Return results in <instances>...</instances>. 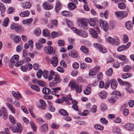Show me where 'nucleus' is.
<instances>
[{"mask_svg":"<svg viewBox=\"0 0 134 134\" xmlns=\"http://www.w3.org/2000/svg\"><path fill=\"white\" fill-rule=\"evenodd\" d=\"M24 63V62L23 61H18L17 62H16L15 64V66L16 67H18L23 64Z\"/></svg>","mask_w":134,"mask_h":134,"instance_id":"obj_56","label":"nucleus"},{"mask_svg":"<svg viewBox=\"0 0 134 134\" xmlns=\"http://www.w3.org/2000/svg\"><path fill=\"white\" fill-rule=\"evenodd\" d=\"M97 73V72L96 71V70L93 69L90 70L89 73V74L90 76H92L96 75Z\"/></svg>","mask_w":134,"mask_h":134,"instance_id":"obj_41","label":"nucleus"},{"mask_svg":"<svg viewBox=\"0 0 134 134\" xmlns=\"http://www.w3.org/2000/svg\"><path fill=\"white\" fill-rule=\"evenodd\" d=\"M95 47L96 48L98 49L99 51L103 53H105L107 52V49L104 48L98 43L95 44L94 45Z\"/></svg>","mask_w":134,"mask_h":134,"instance_id":"obj_9","label":"nucleus"},{"mask_svg":"<svg viewBox=\"0 0 134 134\" xmlns=\"http://www.w3.org/2000/svg\"><path fill=\"white\" fill-rule=\"evenodd\" d=\"M42 33L43 36H47L50 35V33L49 31L46 29L43 30Z\"/></svg>","mask_w":134,"mask_h":134,"instance_id":"obj_54","label":"nucleus"},{"mask_svg":"<svg viewBox=\"0 0 134 134\" xmlns=\"http://www.w3.org/2000/svg\"><path fill=\"white\" fill-rule=\"evenodd\" d=\"M30 123L31 124V127L33 129V131H36V127L34 123L32 121H31L30 122Z\"/></svg>","mask_w":134,"mask_h":134,"instance_id":"obj_59","label":"nucleus"},{"mask_svg":"<svg viewBox=\"0 0 134 134\" xmlns=\"http://www.w3.org/2000/svg\"><path fill=\"white\" fill-rule=\"evenodd\" d=\"M110 83L111 87L114 90L116 88L117 82L115 79H112L110 80Z\"/></svg>","mask_w":134,"mask_h":134,"instance_id":"obj_13","label":"nucleus"},{"mask_svg":"<svg viewBox=\"0 0 134 134\" xmlns=\"http://www.w3.org/2000/svg\"><path fill=\"white\" fill-rule=\"evenodd\" d=\"M79 64L77 63L76 62L74 63L72 65L73 68L75 69H77L79 68Z\"/></svg>","mask_w":134,"mask_h":134,"instance_id":"obj_60","label":"nucleus"},{"mask_svg":"<svg viewBox=\"0 0 134 134\" xmlns=\"http://www.w3.org/2000/svg\"><path fill=\"white\" fill-rule=\"evenodd\" d=\"M119 58L120 60L123 61V62L122 63H121V64H123L124 63H126V57L124 55H120L119 57Z\"/></svg>","mask_w":134,"mask_h":134,"instance_id":"obj_39","label":"nucleus"},{"mask_svg":"<svg viewBox=\"0 0 134 134\" xmlns=\"http://www.w3.org/2000/svg\"><path fill=\"white\" fill-rule=\"evenodd\" d=\"M34 32L35 35L37 36H38L41 35V31L39 28H37L35 29Z\"/></svg>","mask_w":134,"mask_h":134,"instance_id":"obj_33","label":"nucleus"},{"mask_svg":"<svg viewBox=\"0 0 134 134\" xmlns=\"http://www.w3.org/2000/svg\"><path fill=\"white\" fill-rule=\"evenodd\" d=\"M19 58V56L17 54L13 56L10 59L9 63V67L11 68H12L14 64L18 62Z\"/></svg>","mask_w":134,"mask_h":134,"instance_id":"obj_4","label":"nucleus"},{"mask_svg":"<svg viewBox=\"0 0 134 134\" xmlns=\"http://www.w3.org/2000/svg\"><path fill=\"white\" fill-rule=\"evenodd\" d=\"M42 92L43 94H48L51 93V90L47 87H44L42 89Z\"/></svg>","mask_w":134,"mask_h":134,"instance_id":"obj_30","label":"nucleus"},{"mask_svg":"<svg viewBox=\"0 0 134 134\" xmlns=\"http://www.w3.org/2000/svg\"><path fill=\"white\" fill-rule=\"evenodd\" d=\"M113 131L114 133L116 134H122L120 129L118 127L114 128L113 130Z\"/></svg>","mask_w":134,"mask_h":134,"instance_id":"obj_25","label":"nucleus"},{"mask_svg":"<svg viewBox=\"0 0 134 134\" xmlns=\"http://www.w3.org/2000/svg\"><path fill=\"white\" fill-rule=\"evenodd\" d=\"M61 80V79L60 78L59 76L57 75L55 77L54 80L52 81V83L53 84H56L60 82Z\"/></svg>","mask_w":134,"mask_h":134,"instance_id":"obj_22","label":"nucleus"},{"mask_svg":"<svg viewBox=\"0 0 134 134\" xmlns=\"http://www.w3.org/2000/svg\"><path fill=\"white\" fill-rule=\"evenodd\" d=\"M11 130L14 133H21L22 131V126L20 123H18L16 126H10Z\"/></svg>","mask_w":134,"mask_h":134,"instance_id":"obj_2","label":"nucleus"},{"mask_svg":"<svg viewBox=\"0 0 134 134\" xmlns=\"http://www.w3.org/2000/svg\"><path fill=\"white\" fill-rule=\"evenodd\" d=\"M60 64L61 66H63L64 68H66L67 66V64L64 60H61L60 62Z\"/></svg>","mask_w":134,"mask_h":134,"instance_id":"obj_64","label":"nucleus"},{"mask_svg":"<svg viewBox=\"0 0 134 134\" xmlns=\"http://www.w3.org/2000/svg\"><path fill=\"white\" fill-rule=\"evenodd\" d=\"M100 121L102 124H107L108 123V121L104 118H101Z\"/></svg>","mask_w":134,"mask_h":134,"instance_id":"obj_58","label":"nucleus"},{"mask_svg":"<svg viewBox=\"0 0 134 134\" xmlns=\"http://www.w3.org/2000/svg\"><path fill=\"white\" fill-rule=\"evenodd\" d=\"M88 20L85 18L80 19L78 20V25L82 29L86 30L88 29Z\"/></svg>","mask_w":134,"mask_h":134,"instance_id":"obj_1","label":"nucleus"},{"mask_svg":"<svg viewBox=\"0 0 134 134\" xmlns=\"http://www.w3.org/2000/svg\"><path fill=\"white\" fill-rule=\"evenodd\" d=\"M131 68V66L129 65H126L123 69V70L125 72H128L130 70Z\"/></svg>","mask_w":134,"mask_h":134,"instance_id":"obj_45","label":"nucleus"},{"mask_svg":"<svg viewBox=\"0 0 134 134\" xmlns=\"http://www.w3.org/2000/svg\"><path fill=\"white\" fill-rule=\"evenodd\" d=\"M115 14L118 18H120V19L127 17L128 15L127 12L126 11L116 12L115 13Z\"/></svg>","mask_w":134,"mask_h":134,"instance_id":"obj_7","label":"nucleus"},{"mask_svg":"<svg viewBox=\"0 0 134 134\" xmlns=\"http://www.w3.org/2000/svg\"><path fill=\"white\" fill-rule=\"evenodd\" d=\"M52 91H51V93L52 94H55L58 93V90H60V87H56L52 89Z\"/></svg>","mask_w":134,"mask_h":134,"instance_id":"obj_31","label":"nucleus"},{"mask_svg":"<svg viewBox=\"0 0 134 134\" xmlns=\"http://www.w3.org/2000/svg\"><path fill=\"white\" fill-rule=\"evenodd\" d=\"M32 20H33L32 18H30L29 19L23 20L22 21V23L24 24H30Z\"/></svg>","mask_w":134,"mask_h":134,"instance_id":"obj_37","label":"nucleus"},{"mask_svg":"<svg viewBox=\"0 0 134 134\" xmlns=\"http://www.w3.org/2000/svg\"><path fill=\"white\" fill-rule=\"evenodd\" d=\"M20 39H21V38L20 36H15L14 38V42L15 43H17Z\"/></svg>","mask_w":134,"mask_h":134,"instance_id":"obj_52","label":"nucleus"},{"mask_svg":"<svg viewBox=\"0 0 134 134\" xmlns=\"http://www.w3.org/2000/svg\"><path fill=\"white\" fill-rule=\"evenodd\" d=\"M58 35V33L55 31H53L51 33V36L53 39L56 37Z\"/></svg>","mask_w":134,"mask_h":134,"instance_id":"obj_47","label":"nucleus"},{"mask_svg":"<svg viewBox=\"0 0 134 134\" xmlns=\"http://www.w3.org/2000/svg\"><path fill=\"white\" fill-rule=\"evenodd\" d=\"M9 118L11 122L13 124L15 123V120L14 118L12 116L10 115Z\"/></svg>","mask_w":134,"mask_h":134,"instance_id":"obj_46","label":"nucleus"},{"mask_svg":"<svg viewBox=\"0 0 134 134\" xmlns=\"http://www.w3.org/2000/svg\"><path fill=\"white\" fill-rule=\"evenodd\" d=\"M42 7L44 9L49 10L53 8V6L47 2H44L42 4Z\"/></svg>","mask_w":134,"mask_h":134,"instance_id":"obj_12","label":"nucleus"},{"mask_svg":"<svg viewBox=\"0 0 134 134\" xmlns=\"http://www.w3.org/2000/svg\"><path fill=\"white\" fill-rule=\"evenodd\" d=\"M119 8L121 9H123L125 8V5L124 3H120L118 4Z\"/></svg>","mask_w":134,"mask_h":134,"instance_id":"obj_51","label":"nucleus"},{"mask_svg":"<svg viewBox=\"0 0 134 134\" xmlns=\"http://www.w3.org/2000/svg\"><path fill=\"white\" fill-rule=\"evenodd\" d=\"M70 56L73 58H75L77 57L78 55V52L75 50H72L69 53Z\"/></svg>","mask_w":134,"mask_h":134,"instance_id":"obj_19","label":"nucleus"},{"mask_svg":"<svg viewBox=\"0 0 134 134\" xmlns=\"http://www.w3.org/2000/svg\"><path fill=\"white\" fill-rule=\"evenodd\" d=\"M44 49L46 53L47 54H49L52 53L54 54L55 53L53 51V47L50 46L44 47Z\"/></svg>","mask_w":134,"mask_h":134,"instance_id":"obj_8","label":"nucleus"},{"mask_svg":"<svg viewBox=\"0 0 134 134\" xmlns=\"http://www.w3.org/2000/svg\"><path fill=\"white\" fill-rule=\"evenodd\" d=\"M48 71L47 70H44L42 72V75L45 79H47L48 78Z\"/></svg>","mask_w":134,"mask_h":134,"instance_id":"obj_49","label":"nucleus"},{"mask_svg":"<svg viewBox=\"0 0 134 134\" xmlns=\"http://www.w3.org/2000/svg\"><path fill=\"white\" fill-rule=\"evenodd\" d=\"M68 7L70 10H72L76 8V6L74 3L71 2L68 4Z\"/></svg>","mask_w":134,"mask_h":134,"instance_id":"obj_27","label":"nucleus"},{"mask_svg":"<svg viewBox=\"0 0 134 134\" xmlns=\"http://www.w3.org/2000/svg\"><path fill=\"white\" fill-rule=\"evenodd\" d=\"M57 75H56L54 74V72L53 71H51L50 72L49 75V76H48V80L49 81L51 80L53 78H54Z\"/></svg>","mask_w":134,"mask_h":134,"instance_id":"obj_24","label":"nucleus"},{"mask_svg":"<svg viewBox=\"0 0 134 134\" xmlns=\"http://www.w3.org/2000/svg\"><path fill=\"white\" fill-rule=\"evenodd\" d=\"M75 89L76 90L77 92L79 93L81 92L82 90L81 85L78 86V85L77 87Z\"/></svg>","mask_w":134,"mask_h":134,"instance_id":"obj_53","label":"nucleus"},{"mask_svg":"<svg viewBox=\"0 0 134 134\" xmlns=\"http://www.w3.org/2000/svg\"><path fill=\"white\" fill-rule=\"evenodd\" d=\"M95 30L93 28H91L90 30V32L92 36L94 38H96L97 37V32H99V30H96V29Z\"/></svg>","mask_w":134,"mask_h":134,"instance_id":"obj_11","label":"nucleus"},{"mask_svg":"<svg viewBox=\"0 0 134 134\" xmlns=\"http://www.w3.org/2000/svg\"><path fill=\"white\" fill-rule=\"evenodd\" d=\"M7 105L13 113H15V109L13 106L8 103L7 104Z\"/></svg>","mask_w":134,"mask_h":134,"instance_id":"obj_38","label":"nucleus"},{"mask_svg":"<svg viewBox=\"0 0 134 134\" xmlns=\"http://www.w3.org/2000/svg\"><path fill=\"white\" fill-rule=\"evenodd\" d=\"M124 127L126 130H130L134 128V125L131 123H128L125 125Z\"/></svg>","mask_w":134,"mask_h":134,"instance_id":"obj_15","label":"nucleus"},{"mask_svg":"<svg viewBox=\"0 0 134 134\" xmlns=\"http://www.w3.org/2000/svg\"><path fill=\"white\" fill-rule=\"evenodd\" d=\"M107 93L104 91H103L100 92L99 94V96L102 99L105 98L107 95Z\"/></svg>","mask_w":134,"mask_h":134,"instance_id":"obj_23","label":"nucleus"},{"mask_svg":"<svg viewBox=\"0 0 134 134\" xmlns=\"http://www.w3.org/2000/svg\"><path fill=\"white\" fill-rule=\"evenodd\" d=\"M41 129L43 132H46L48 130V125L46 124L42 125L41 126Z\"/></svg>","mask_w":134,"mask_h":134,"instance_id":"obj_29","label":"nucleus"},{"mask_svg":"<svg viewBox=\"0 0 134 134\" xmlns=\"http://www.w3.org/2000/svg\"><path fill=\"white\" fill-rule=\"evenodd\" d=\"M31 6V4L29 2L24 3L22 4V7L24 8H29Z\"/></svg>","mask_w":134,"mask_h":134,"instance_id":"obj_34","label":"nucleus"},{"mask_svg":"<svg viewBox=\"0 0 134 134\" xmlns=\"http://www.w3.org/2000/svg\"><path fill=\"white\" fill-rule=\"evenodd\" d=\"M126 28L129 30H130L132 28V25L131 22L128 21L126 22L125 25Z\"/></svg>","mask_w":134,"mask_h":134,"instance_id":"obj_28","label":"nucleus"},{"mask_svg":"<svg viewBox=\"0 0 134 134\" xmlns=\"http://www.w3.org/2000/svg\"><path fill=\"white\" fill-rule=\"evenodd\" d=\"M0 134H9V129L7 128H5V129L4 132H0Z\"/></svg>","mask_w":134,"mask_h":134,"instance_id":"obj_61","label":"nucleus"},{"mask_svg":"<svg viewBox=\"0 0 134 134\" xmlns=\"http://www.w3.org/2000/svg\"><path fill=\"white\" fill-rule=\"evenodd\" d=\"M9 20V18H7L5 19L4 21L3 24V25L5 27L7 26L8 24V22Z\"/></svg>","mask_w":134,"mask_h":134,"instance_id":"obj_57","label":"nucleus"},{"mask_svg":"<svg viewBox=\"0 0 134 134\" xmlns=\"http://www.w3.org/2000/svg\"><path fill=\"white\" fill-rule=\"evenodd\" d=\"M113 73V70L111 68H110L108 69L106 72L105 74L107 76H111Z\"/></svg>","mask_w":134,"mask_h":134,"instance_id":"obj_35","label":"nucleus"},{"mask_svg":"<svg viewBox=\"0 0 134 134\" xmlns=\"http://www.w3.org/2000/svg\"><path fill=\"white\" fill-rule=\"evenodd\" d=\"M88 21L91 26L94 27V28L96 29V30H99V28L96 25L95 21L93 19L90 18Z\"/></svg>","mask_w":134,"mask_h":134,"instance_id":"obj_14","label":"nucleus"},{"mask_svg":"<svg viewBox=\"0 0 134 134\" xmlns=\"http://www.w3.org/2000/svg\"><path fill=\"white\" fill-rule=\"evenodd\" d=\"M131 76V74L129 73H126L123 74L122 76L123 79H125Z\"/></svg>","mask_w":134,"mask_h":134,"instance_id":"obj_42","label":"nucleus"},{"mask_svg":"<svg viewBox=\"0 0 134 134\" xmlns=\"http://www.w3.org/2000/svg\"><path fill=\"white\" fill-rule=\"evenodd\" d=\"M118 99V97L115 96H113L108 99V100L111 103H115L116 101Z\"/></svg>","mask_w":134,"mask_h":134,"instance_id":"obj_16","label":"nucleus"},{"mask_svg":"<svg viewBox=\"0 0 134 134\" xmlns=\"http://www.w3.org/2000/svg\"><path fill=\"white\" fill-rule=\"evenodd\" d=\"M69 85V86L71 87V89L72 90H74L75 89L78 85L75 81H72L70 82Z\"/></svg>","mask_w":134,"mask_h":134,"instance_id":"obj_20","label":"nucleus"},{"mask_svg":"<svg viewBox=\"0 0 134 134\" xmlns=\"http://www.w3.org/2000/svg\"><path fill=\"white\" fill-rule=\"evenodd\" d=\"M72 29L74 32L79 35L84 37H86L87 36V32L83 30H79L75 27L72 28Z\"/></svg>","mask_w":134,"mask_h":134,"instance_id":"obj_3","label":"nucleus"},{"mask_svg":"<svg viewBox=\"0 0 134 134\" xmlns=\"http://www.w3.org/2000/svg\"><path fill=\"white\" fill-rule=\"evenodd\" d=\"M31 88L32 90H35L37 92L40 91V89L39 86L36 85H32L31 86Z\"/></svg>","mask_w":134,"mask_h":134,"instance_id":"obj_32","label":"nucleus"},{"mask_svg":"<svg viewBox=\"0 0 134 134\" xmlns=\"http://www.w3.org/2000/svg\"><path fill=\"white\" fill-rule=\"evenodd\" d=\"M108 42L113 45H118L120 43V41L118 38L114 39L110 37H108L107 39Z\"/></svg>","mask_w":134,"mask_h":134,"instance_id":"obj_6","label":"nucleus"},{"mask_svg":"<svg viewBox=\"0 0 134 134\" xmlns=\"http://www.w3.org/2000/svg\"><path fill=\"white\" fill-rule=\"evenodd\" d=\"M39 102L40 104L38 105V107L42 109H45L46 106L45 102L41 99H40L39 100Z\"/></svg>","mask_w":134,"mask_h":134,"instance_id":"obj_17","label":"nucleus"},{"mask_svg":"<svg viewBox=\"0 0 134 134\" xmlns=\"http://www.w3.org/2000/svg\"><path fill=\"white\" fill-rule=\"evenodd\" d=\"M121 121V119L119 117H116L114 120V122L116 123H120Z\"/></svg>","mask_w":134,"mask_h":134,"instance_id":"obj_62","label":"nucleus"},{"mask_svg":"<svg viewBox=\"0 0 134 134\" xmlns=\"http://www.w3.org/2000/svg\"><path fill=\"white\" fill-rule=\"evenodd\" d=\"M42 75V71L41 69H39L38 72L36 73V75L38 78H40Z\"/></svg>","mask_w":134,"mask_h":134,"instance_id":"obj_48","label":"nucleus"},{"mask_svg":"<svg viewBox=\"0 0 134 134\" xmlns=\"http://www.w3.org/2000/svg\"><path fill=\"white\" fill-rule=\"evenodd\" d=\"M59 113L60 114L64 116H66L68 114L66 111L63 109H61L59 110Z\"/></svg>","mask_w":134,"mask_h":134,"instance_id":"obj_43","label":"nucleus"},{"mask_svg":"<svg viewBox=\"0 0 134 134\" xmlns=\"http://www.w3.org/2000/svg\"><path fill=\"white\" fill-rule=\"evenodd\" d=\"M12 95L16 99L19 100L20 98L21 97V95L18 92H16L13 91L12 92Z\"/></svg>","mask_w":134,"mask_h":134,"instance_id":"obj_21","label":"nucleus"},{"mask_svg":"<svg viewBox=\"0 0 134 134\" xmlns=\"http://www.w3.org/2000/svg\"><path fill=\"white\" fill-rule=\"evenodd\" d=\"M84 93L86 95H89L91 93V87H87V88L84 91Z\"/></svg>","mask_w":134,"mask_h":134,"instance_id":"obj_40","label":"nucleus"},{"mask_svg":"<svg viewBox=\"0 0 134 134\" xmlns=\"http://www.w3.org/2000/svg\"><path fill=\"white\" fill-rule=\"evenodd\" d=\"M94 127L95 129L100 130H102L104 128L103 126H102L98 124L95 126Z\"/></svg>","mask_w":134,"mask_h":134,"instance_id":"obj_50","label":"nucleus"},{"mask_svg":"<svg viewBox=\"0 0 134 134\" xmlns=\"http://www.w3.org/2000/svg\"><path fill=\"white\" fill-rule=\"evenodd\" d=\"M58 45L59 46H62L65 44V42L62 40H59L58 42Z\"/></svg>","mask_w":134,"mask_h":134,"instance_id":"obj_55","label":"nucleus"},{"mask_svg":"<svg viewBox=\"0 0 134 134\" xmlns=\"http://www.w3.org/2000/svg\"><path fill=\"white\" fill-rule=\"evenodd\" d=\"M128 104L130 107H132L134 105V101L132 100H130L128 102Z\"/></svg>","mask_w":134,"mask_h":134,"instance_id":"obj_63","label":"nucleus"},{"mask_svg":"<svg viewBox=\"0 0 134 134\" xmlns=\"http://www.w3.org/2000/svg\"><path fill=\"white\" fill-rule=\"evenodd\" d=\"M30 13V12L28 11H25L20 13V16L21 17H24L28 16Z\"/></svg>","mask_w":134,"mask_h":134,"instance_id":"obj_36","label":"nucleus"},{"mask_svg":"<svg viewBox=\"0 0 134 134\" xmlns=\"http://www.w3.org/2000/svg\"><path fill=\"white\" fill-rule=\"evenodd\" d=\"M130 44L131 43L130 42H128L126 46L125 45H122L118 47L117 49V50L119 52L122 51L126 48H129Z\"/></svg>","mask_w":134,"mask_h":134,"instance_id":"obj_10","label":"nucleus"},{"mask_svg":"<svg viewBox=\"0 0 134 134\" xmlns=\"http://www.w3.org/2000/svg\"><path fill=\"white\" fill-rule=\"evenodd\" d=\"M51 63L53 64L54 66H56L58 63V58L55 57H54L51 59Z\"/></svg>","mask_w":134,"mask_h":134,"instance_id":"obj_18","label":"nucleus"},{"mask_svg":"<svg viewBox=\"0 0 134 134\" xmlns=\"http://www.w3.org/2000/svg\"><path fill=\"white\" fill-rule=\"evenodd\" d=\"M99 22L100 26L101 28L105 32L108 31L109 29V26L108 23L101 19H100Z\"/></svg>","mask_w":134,"mask_h":134,"instance_id":"obj_5","label":"nucleus"},{"mask_svg":"<svg viewBox=\"0 0 134 134\" xmlns=\"http://www.w3.org/2000/svg\"><path fill=\"white\" fill-rule=\"evenodd\" d=\"M80 49L82 52L85 54H87L89 52L88 48L84 46H82Z\"/></svg>","mask_w":134,"mask_h":134,"instance_id":"obj_26","label":"nucleus"},{"mask_svg":"<svg viewBox=\"0 0 134 134\" xmlns=\"http://www.w3.org/2000/svg\"><path fill=\"white\" fill-rule=\"evenodd\" d=\"M5 8L4 4L0 3V10L2 12H4L5 11Z\"/></svg>","mask_w":134,"mask_h":134,"instance_id":"obj_44","label":"nucleus"}]
</instances>
